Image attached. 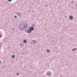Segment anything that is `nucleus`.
<instances>
[{"instance_id":"nucleus-1","label":"nucleus","mask_w":77,"mask_h":77,"mask_svg":"<svg viewBox=\"0 0 77 77\" xmlns=\"http://www.w3.org/2000/svg\"><path fill=\"white\" fill-rule=\"evenodd\" d=\"M20 25L19 26V29H20V30H21L22 31L23 30H24V29H25V28H26L27 27V26H26V25L23 26V25Z\"/></svg>"},{"instance_id":"nucleus-2","label":"nucleus","mask_w":77,"mask_h":77,"mask_svg":"<svg viewBox=\"0 0 77 77\" xmlns=\"http://www.w3.org/2000/svg\"><path fill=\"white\" fill-rule=\"evenodd\" d=\"M47 75L48 76H51V72L49 71L47 72Z\"/></svg>"},{"instance_id":"nucleus-3","label":"nucleus","mask_w":77,"mask_h":77,"mask_svg":"<svg viewBox=\"0 0 77 77\" xmlns=\"http://www.w3.org/2000/svg\"><path fill=\"white\" fill-rule=\"evenodd\" d=\"M29 29H30V30L32 32V31H33V30H34V29L35 28L33 27H31L29 28Z\"/></svg>"},{"instance_id":"nucleus-4","label":"nucleus","mask_w":77,"mask_h":77,"mask_svg":"<svg viewBox=\"0 0 77 77\" xmlns=\"http://www.w3.org/2000/svg\"><path fill=\"white\" fill-rule=\"evenodd\" d=\"M36 41L35 40H33L32 41V44H36Z\"/></svg>"},{"instance_id":"nucleus-5","label":"nucleus","mask_w":77,"mask_h":77,"mask_svg":"<svg viewBox=\"0 0 77 77\" xmlns=\"http://www.w3.org/2000/svg\"><path fill=\"white\" fill-rule=\"evenodd\" d=\"M17 14L18 16H21V13H20L19 12H17Z\"/></svg>"},{"instance_id":"nucleus-6","label":"nucleus","mask_w":77,"mask_h":77,"mask_svg":"<svg viewBox=\"0 0 77 77\" xmlns=\"http://www.w3.org/2000/svg\"><path fill=\"white\" fill-rule=\"evenodd\" d=\"M27 33H32V31L30 30V29H29L27 30Z\"/></svg>"},{"instance_id":"nucleus-7","label":"nucleus","mask_w":77,"mask_h":77,"mask_svg":"<svg viewBox=\"0 0 77 77\" xmlns=\"http://www.w3.org/2000/svg\"><path fill=\"white\" fill-rule=\"evenodd\" d=\"M69 19L70 20H72L73 19V17L72 16H69Z\"/></svg>"},{"instance_id":"nucleus-8","label":"nucleus","mask_w":77,"mask_h":77,"mask_svg":"<svg viewBox=\"0 0 77 77\" xmlns=\"http://www.w3.org/2000/svg\"><path fill=\"white\" fill-rule=\"evenodd\" d=\"M72 51H75L77 50V48H75L72 49Z\"/></svg>"},{"instance_id":"nucleus-9","label":"nucleus","mask_w":77,"mask_h":77,"mask_svg":"<svg viewBox=\"0 0 77 77\" xmlns=\"http://www.w3.org/2000/svg\"><path fill=\"white\" fill-rule=\"evenodd\" d=\"M23 43H26V42H27V40H24L23 41Z\"/></svg>"},{"instance_id":"nucleus-10","label":"nucleus","mask_w":77,"mask_h":77,"mask_svg":"<svg viewBox=\"0 0 77 77\" xmlns=\"http://www.w3.org/2000/svg\"><path fill=\"white\" fill-rule=\"evenodd\" d=\"M11 58H12L13 59H14V58H15V55H12L11 56Z\"/></svg>"},{"instance_id":"nucleus-11","label":"nucleus","mask_w":77,"mask_h":77,"mask_svg":"<svg viewBox=\"0 0 77 77\" xmlns=\"http://www.w3.org/2000/svg\"><path fill=\"white\" fill-rule=\"evenodd\" d=\"M47 53H50V51L49 49H47Z\"/></svg>"},{"instance_id":"nucleus-12","label":"nucleus","mask_w":77,"mask_h":77,"mask_svg":"<svg viewBox=\"0 0 77 77\" xmlns=\"http://www.w3.org/2000/svg\"><path fill=\"white\" fill-rule=\"evenodd\" d=\"M14 18H15V19H16L17 18V16L15 15L14 17Z\"/></svg>"},{"instance_id":"nucleus-13","label":"nucleus","mask_w":77,"mask_h":77,"mask_svg":"<svg viewBox=\"0 0 77 77\" xmlns=\"http://www.w3.org/2000/svg\"><path fill=\"white\" fill-rule=\"evenodd\" d=\"M20 25H22L23 26H25V24H24L23 23H22L21 24H20Z\"/></svg>"},{"instance_id":"nucleus-14","label":"nucleus","mask_w":77,"mask_h":77,"mask_svg":"<svg viewBox=\"0 0 77 77\" xmlns=\"http://www.w3.org/2000/svg\"><path fill=\"white\" fill-rule=\"evenodd\" d=\"M19 45H20L21 46H22V45H23V44H22V43H20V44Z\"/></svg>"},{"instance_id":"nucleus-15","label":"nucleus","mask_w":77,"mask_h":77,"mask_svg":"<svg viewBox=\"0 0 77 77\" xmlns=\"http://www.w3.org/2000/svg\"><path fill=\"white\" fill-rule=\"evenodd\" d=\"M8 1L9 2H11V1H12V0H8Z\"/></svg>"},{"instance_id":"nucleus-16","label":"nucleus","mask_w":77,"mask_h":77,"mask_svg":"<svg viewBox=\"0 0 77 77\" xmlns=\"http://www.w3.org/2000/svg\"><path fill=\"white\" fill-rule=\"evenodd\" d=\"M6 68L5 66H4L3 67V68Z\"/></svg>"},{"instance_id":"nucleus-17","label":"nucleus","mask_w":77,"mask_h":77,"mask_svg":"<svg viewBox=\"0 0 77 77\" xmlns=\"http://www.w3.org/2000/svg\"><path fill=\"white\" fill-rule=\"evenodd\" d=\"M17 75H19V73H17Z\"/></svg>"},{"instance_id":"nucleus-18","label":"nucleus","mask_w":77,"mask_h":77,"mask_svg":"<svg viewBox=\"0 0 77 77\" xmlns=\"http://www.w3.org/2000/svg\"><path fill=\"white\" fill-rule=\"evenodd\" d=\"M33 26H35V24H33V25H32V27H33Z\"/></svg>"},{"instance_id":"nucleus-19","label":"nucleus","mask_w":77,"mask_h":77,"mask_svg":"<svg viewBox=\"0 0 77 77\" xmlns=\"http://www.w3.org/2000/svg\"><path fill=\"white\" fill-rule=\"evenodd\" d=\"M25 32H26V33H27V30H25Z\"/></svg>"},{"instance_id":"nucleus-20","label":"nucleus","mask_w":77,"mask_h":77,"mask_svg":"<svg viewBox=\"0 0 77 77\" xmlns=\"http://www.w3.org/2000/svg\"><path fill=\"white\" fill-rule=\"evenodd\" d=\"M12 30H14V28H13V29H12Z\"/></svg>"},{"instance_id":"nucleus-21","label":"nucleus","mask_w":77,"mask_h":77,"mask_svg":"<svg viewBox=\"0 0 77 77\" xmlns=\"http://www.w3.org/2000/svg\"><path fill=\"white\" fill-rule=\"evenodd\" d=\"M1 45V44H0V46Z\"/></svg>"},{"instance_id":"nucleus-22","label":"nucleus","mask_w":77,"mask_h":77,"mask_svg":"<svg viewBox=\"0 0 77 77\" xmlns=\"http://www.w3.org/2000/svg\"><path fill=\"white\" fill-rule=\"evenodd\" d=\"M37 0V1H40V0Z\"/></svg>"},{"instance_id":"nucleus-23","label":"nucleus","mask_w":77,"mask_h":77,"mask_svg":"<svg viewBox=\"0 0 77 77\" xmlns=\"http://www.w3.org/2000/svg\"><path fill=\"white\" fill-rule=\"evenodd\" d=\"M1 63V61H0V64Z\"/></svg>"},{"instance_id":"nucleus-24","label":"nucleus","mask_w":77,"mask_h":77,"mask_svg":"<svg viewBox=\"0 0 77 77\" xmlns=\"http://www.w3.org/2000/svg\"><path fill=\"white\" fill-rule=\"evenodd\" d=\"M72 2H73V3H74V1H72Z\"/></svg>"},{"instance_id":"nucleus-25","label":"nucleus","mask_w":77,"mask_h":77,"mask_svg":"<svg viewBox=\"0 0 77 77\" xmlns=\"http://www.w3.org/2000/svg\"><path fill=\"white\" fill-rule=\"evenodd\" d=\"M13 33H14V31H12Z\"/></svg>"}]
</instances>
